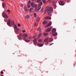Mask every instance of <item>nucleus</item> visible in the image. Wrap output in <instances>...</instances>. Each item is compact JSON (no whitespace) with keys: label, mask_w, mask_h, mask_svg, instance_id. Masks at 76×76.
<instances>
[{"label":"nucleus","mask_w":76,"mask_h":76,"mask_svg":"<svg viewBox=\"0 0 76 76\" xmlns=\"http://www.w3.org/2000/svg\"><path fill=\"white\" fill-rule=\"evenodd\" d=\"M24 10L26 13H27V12H28V11L29 10H28V9H27V8H26V7H24Z\"/></svg>","instance_id":"obj_11"},{"label":"nucleus","mask_w":76,"mask_h":76,"mask_svg":"<svg viewBox=\"0 0 76 76\" xmlns=\"http://www.w3.org/2000/svg\"><path fill=\"white\" fill-rule=\"evenodd\" d=\"M47 24V21H44L43 22V25H46Z\"/></svg>","instance_id":"obj_13"},{"label":"nucleus","mask_w":76,"mask_h":76,"mask_svg":"<svg viewBox=\"0 0 76 76\" xmlns=\"http://www.w3.org/2000/svg\"><path fill=\"white\" fill-rule=\"evenodd\" d=\"M32 1H34V0H31Z\"/></svg>","instance_id":"obj_54"},{"label":"nucleus","mask_w":76,"mask_h":76,"mask_svg":"<svg viewBox=\"0 0 76 76\" xmlns=\"http://www.w3.org/2000/svg\"><path fill=\"white\" fill-rule=\"evenodd\" d=\"M53 36H56V35H57V33L56 32L54 34H53Z\"/></svg>","instance_id":"obj_22"},{"label":"nucleus","mask_w":76,"mask_h":76,"mask_svg":"<svg viewBox=\"0 0 76 76\" xmlns=\"http://www.w3.org/2000/svg\"><path fill=\"white\" fill-rule=\"evenodd\" d=\"M22 35H22V34L21 33L19 35V36H20H20H22Z\"/></svg>","instance_id":"obj_38"},{"label":"nucleus","mask_w":76,"mask_h":76,"mask_svg":"<svg viewBox=\"0 0 76 76\" xmlns=\"http://www.w3.org/2000/svg\"><path fill=\"white\" fill-rule=\"evenodd\" d=\"M4 21H5V22H6V20H4Z\"/></svg>","instance_id":"obj_52"},{"label":"nucleus","mask_w":76,"mask_h":76,"mask_svg":"<svg viewBox=\"0 0 76 76\" xmlns=\"http://www.w3.org/2000/svg\"><path fill=\"white\" fill-rule=\"evenodd\" d=\"M41 1V0H37V3H39Z\"/></svg>","instance_id":"obj_29"},{"label":"nucleus","mask_w":76,"mask_h":76,"mask_svg":"<svg viewBox=\"0 0 76 76\" xmlns=\"http://www.w3.org/2000/svg\"><path fill=\"white\" fill-rule=\"evenodd\" d=\"M53 11H54V10H53V8L52 7H50L48 8V13L50 14H48V15H49V16H51L52 15L50 13H52V12H53Z\"/></svg>","instance_id":"obj_1"},{"label":"nucleus","mask_w":76,"mask_h":76,"mask_svg":"<svg viewBox=\"0 0 76 76\" xmlns=\"http://www.w3.org/2000/svg\"><path fill=\"white\" fill-rule=\"evenodd\" d=\"M18 26H19V27L20 26V23H18Z\"/></svg>","instance_id":"obj_36"},{"label":"nucleus","mask_w":76,"mask_h":76,"mask_svg":"<svg viewBox=\"0 0 76 76\" xmlns=\"http://www.w3.org/2000/svg\"><path fill=\"white\" fill-rule=\"evenodd\" d=\"M29 39H31V37H28Z\"/></svg>","instance_id":"obj_49"},{"label":"nucleus","mask_w":76,"mask_h":76,"mask_svg":"<svg viewBox=\"0 0 76 76\" xmlns=\"http://www.w3.org/2000/svg\"><path fill=\"white\" fill-rule=\"evenodd\" d=\"M48 42V38H47L46 39H45L44 40V42Z\"/></svg>","instance_id":"obj_18"},{"label":"nucleus","mask_w":76,"mask_h":76,"mask_svg":"<svg viewBox=\"0 0 76 76\" xmlns=\"http://www.w3.org/2000/svg\"><path fill=\"white\" fill-rule=\"evenodd\" d=\"M41 7H38L36 8L35 9V10L36 12H38L40 9H41Z\"/></svg>","instance_id":"obj_6"},{"label":"nucleus","mask_w":76,"mask_h":76,"mask_svg":"<svg viewBox=\"0 0 76 76\" xmlns=\"http://www.w3.org/2000/svg\"><path fill=\"white\" fill-rule=\"evenodd\" d=\"M40 30H41V28L39 27V28L37 29V31H40Z\"/></svg>","instance_id":"obj_27"},{"label":"nucleus","mask_w":76,"mask_h":76,"mask_svg":"<svg viewBox=\"0 0 76 76\" xmlns=\"http://www.w3.org/2000/svg\"><path fill=\"white\" fill-rule=\"evenodd\" d=\"M53 44H54V43H53L51 44L50 45H53Z\"/></svg>","instance_id":"obj_51"},{"label":"nucleus","mask_w":76,"mask_h":76,"mask_svg":"<svg viewBox=\"0 0 76 76\" xmlns=\"http://www.w3.org/2000/svg\"><path fill=\"white\" fill-rule=\"evenodd\" d=\"M37 24L36 23H35L34 24V26H36Z\"/></svg>","instance_id":"obj_48"},{"label":"nucleus","mask_w":76,"mask_h":76,"mask_svg":"<svg viewBox=\"0 0 76 76\" xmlns=\"http://www.w3.org/2000/svg\"><path fill=\"white\" fill-rule=\"evenodd\" d=\"M52 24V22H50L49 24L48 25V26H51V25Z\"/></svg>","instance_id":"obj_21"},{"label":"nucleus","mask_w":76,"mask_h":76,"mask_svg":"<svg viewBox=\"0 0 76 76\" xmlns=\"http://www.w3.org/2000/svg\"><path fill=\"white\" fill-rule=\"evenodd\" d=\"M2 15L3 16V17L4 18H5L6 19H7V18H8V17L7 16V14H6L4 12H3L2 13Z\"/></svg>","instance_id":"obj_5"},{"label":"nucleus","mask_w":76,"mask_h":76,"mask_svg":"<svg viewBox=\"0 0 76 76\" xmlns=\"http://www.w3.org/2000/svg\"><path fill=\"white\" fill-rule=\"evenodd\" d=\"M49 3H51V1H52V0H49Z\"/></svg>","instance_id":"obj_44"},{"label":"nucleus","mask_w":76,"mask_h":76,"mask_svg":"<svg viewBox=\"0 0 76 76\" xmlns=\"http://www.w3.org/2000/svg\"><path fill=\"white\" fill-rule=\"evenodd\" d=\"M18 38L19 40H21V39H22V38H21V37L20 36H18Z\"/></svg>","instance_id":"obj_19"},{"label":"nucleus","mask_w":76,"mask_h":76,"mask_svg":"<svg viewBox=\"0 0 76 76\" xmlns=\"http://www.w3.org/2000/svg\"><path fill=\"white\" fill-rule=\"evenodd\" d=\"M45 19H48V17H47L45 18Z\"/></svg>","instance_id":"obj_43"},{"label":"nucleus","mask_w":76,"mask_h":76,"mask_svg":"<svg viewBox=\"0 0 76 76\" xmlns=\"http://www.w3.org/2000/svg\"><path fill=\"white\" fill-rule=\"evenodd\" d=\"M47 12H48V9L47 8V7L46 8L45 10V11L44 12V13L45 14V13L46 12H47Z\"/></svg>","instance_id":"obj_17"},{"label":"nucleus","mask_w":76,"mask_h":76,"mask_svg":"<svg viewBox=\"0 0 76 76\" xmlns=\"http://www.w3.org/2000/svg\"><path fill=\"white\" fill-rule=\"evenodd\" d=\"M35 37H36V35H34L33 37V38H35Z\"/></svg>","instance_id":"obj_40"},{"label":"nucleus","mask_w":76,"mask_h":76,"mask_svg":"<svg viewBox=\"0 0 76 76\" xmlns=\"http://www.w3.org/2000/svg\"><path fill=\"white\" fill-rule=\"evenodd\" d=\"M39 4V5H42V2H41Z\"/></svg>","instance_id":"obj_33"},{"label":"nucleus","mask_w":76,"mask_h":76,"mask_svg":"<svg viewBox=\"0 0 76 76\" xmlns=\"http://www.w3.org/2000/svg\"><path fill=\"white\" fill-rule=\"evenodd\" d=\"M45 0H42V1L43 3H45V2H46V1H45Z\"/></svg>","instance_id":"obj_31"},{"label":"nucleus","mask_w":76,"mask_h":76,"mask_svg":"<svg viewBox=\"0 0 76 76\" xmlns=\"http://www.w3.org/2000/svg\"><path fill=\"white\" fill-rule=\"evenodd\" d=\"M42 41V40L41 39H40L38 40L39 42H41V41Z\"/></svg>","instance_id":"obj_35"},{"label":"nucleus","mask_w":76,"mask_h":76,"mask_svg":"<svg viewBox=\"0 0 76 76\" xmlns=\"http://www.w3.org/2000/svg\"><path fill=\"white\" fill-rule=\"evenodd\" d=\"M2 6L3 8H4V7L6 6V4H5V3H3Z\"/></svg>","instance_id":"obj_16"},{"label":"nucleus","mask_w":76,"mask_h":76,"mask_svg":"<svg viewBox=\"0 0 76 76\" xmlns=\"http://www.w3.org/2000/svg\"><path fill=\"white\" fill-rule=\"evenodd\" d=\"M12 24L13 25H14V21H11L10 20H8L7 22V24L8 25H9V26H10Z\"/></svg>","instance_id":"obj_3"},{"label":"nucleus","mask_w":76,"mask_h":76,"mask_svg":"<svg viewBox=\"0 0 76 76\" xmlns=\"http://www.w3.org/2000/svg\"><path fill=\"white\" fill-rule=\"evenodd\" d=\"M22 37L24 38H26V37H28V34H23Z\"/></svg>","instance_id":"obj_9"},{"label":"nucleus","mask_w":76,"mask_h":76,"mask_svg":"<svg viewBox=\"0 0 76 76\" xmlns=\"http://www.w3.org/2000/svg\"><path fill=\"white\" fill-rule=\"evenodd\" d=\"M36 22H38L39 21V18L38 17L36 19Z\"/></svg>","instance_id":"obj_15"},{"label":"nucleus","mask_w":76,"mask_h":76,"mask_svg":"<svg viewBox=\"0 0 76 76\" xmlns=\"http://www.w3.org/2000/svg\"><path fill=\"white\" fill-rule=\"evenodd\" d=\"M44 34L45 35V36H46L47 35V33H44Z\"/></svg>","instance_id":"obj_30"},{"label":"nucleus","mask_w":76,"mask_h":76,"mask_svg":"<svg viewBox=\"0 0 76 76\" xmlns=\"http://www.w3.org/2000/svg\"><path fill=\"white\" fill-rule=\"evenodd\" d=\"M41 35H42L41 34H40L38 36V38H40V36H41Z\"/></svg>","instance_id":"obj_23"},{"label":"nucleus","mask_w":76,"mask_h":76,"mask_svg":"<svg viewBox=\"0 0 76 76\" xmlns=\"http://www.w3.org/2000/svg\"><path fill=\"white\" fill-rule=\"evenodd\" d=\"M31 1H29L28 2V4H30L31 3Z\"/></svg>","instance_id":"obj_37"},{"label":"nucleus","mask_w":76,"mask_h":76,"mask_svg":"<svg viewBox=\"0 0 76 76\" xmlns=\"http://www.w3.org/2000/svg\"><path fill=\"white\" fill-rule=\"evenodd\" d=\"M2 1H4V0H1Z\"/></svg>","instance_id":"obj_55"},{"label":"nucleus","mask_w":76,"mask_h":76,"mask_svg":"<svg viewBox=\"0 0 76 76\" xmlns=\"http://www.w3.org/2000/svg\"><path fill=\"white\" fill-rule=\"evenodd\" d=\"M43 8H42L41 9V12H43Z\"/></svg>","instance_id":"obj_34"},{"label":"nucleus","mask_w":76,"mask_h":76,"mask_svg":"<svg viewBox=\"0 0 76 76\" xmlns=\"http://www.w3.org/2000/svg\"><path fill=\"white\" fill-rule=\"evenodd\" d=\"M56 32V28H53L52 29V34H54V33H55V32Z\"/></svg>","instance_id":"obj_10"},{"label":"nucleus","mask_w":76,"mask_h":76,"mask_svg":"<svg viewBox=\"0 0 76 76\" xmlns=\"http://www.w3.org/2000/svg\"><path fill=\"white\" fill-rule=\"evenodd\" d=\"M38 46V47H42L43 45H44V44H39V43H38L37 44Z\"/></svg>","instance_id":"obj_12"},{"label":"nucleus","mask_w":76,"mask_h":76,"mask_svg":"<svg viewBox=\"0 0 76 76\" xmlns=\"http://www.w3.org/2000/svg\"><path fill=\"white\" fill-rule=\"evenodd\" d=\"M29 16H30L29 15H27L25 16V18L27 19H29Z\"/></svg>","instance_id":"obj_14"},{"label":"nucleus","mask_w":76,"mask_h":76,"mask_svg":"<svg viewBox=\"0 0 76 76\" xmlns=\"http://www.w3.org/2000/svg\"><path fill=\"white\" fill-rule=\"evenodd\" d=\"M59 4L61 5V6H63V5H64V2L62 1H60L59 2Z\"/></svg>","instance_id":"obj_7"},{"label":"nucleus","mask_w":76,"mask_h":76,"mask_svg":"<svg viewBox=\"0 0 76 76\" xmlns=\"http://www.w3.org/2000/svg\"><path fill=\"white\" fill-rule=\"evenodd\" d=\"M31 5L32 7H37V5L34 3H31Z\"/></svg>","instance_id":"obj_4"},{"label":"nucleus","mask_w":76,"mask_h":76,"mask_svg":"<svg viewBox=\"0 0 76 76\" xmlns=\"http://www.w3.org/2000/svg\"><path fill=\"white\" fill-rule=\"evenodd\" d=\"M33 9L32 8H31L29 10V11L30 12H32V10Z\"/></svg>","instance_id":"obj_26"},{"label":"nucleus","mask_w":76,"mask_h":76,"mask_svg":"<svg viewBox=\"0 0 76 76\" xmlns=\"http://www.w3.org/2000/svg\"><path fill=\"white\" fill-rule=\"evenodd\" d=\"M23 5L22 4H20V6L22 7H23Z\"/></svg>","instance_id":"obj_39"},{"label":"nucleus","mask_w":76,"mask_h":76,"mask_svg":"<svg viewBox=\"0 0 76 76\" xmlns=\"http://www.w3.org/2000/svg\"><path fill=\"white\" fill-rule=\"evenodd\" d=\"M48 19H49V20H51V18L50 17H48Z\"/></svg>","instance_id":"obj_32"},{"label":"nucleus","mask_w":76,"mask_h":76,"mask_svg":"<svg viewBox=\"0 0 76 76\" xmlns=\"http://www.w3.org/2000/svg\"><path fill=\"white\" fill-rule=\"evenodd\" d=\"M51 30V27L49 28L48 29V32H49Z\"/></svg>","instance_id":"obj_20"},{"label":"nucleus","mask_w":76,"mask_h":76,"mask_svg":"<svg viewBox=\"0 0 76 76\" xmlns=\"http://www.w3.org/2000/svg\"><path fill=\"white\" fill-rule=\"evenodd\" d=\"M14 29L15 32L16 34H19V33L20 32V30H19V28H18V27H17V26H16V25L15 24L14 25Z\"/></svg>","instance_id":"obj_2"},{"label":"nucleus","mask_w":76,"mask_h":76,"mask_svg":"<svg viewBox=\"0 0 76 76\" xmlns=\"http://www.w3.org/2000/svg\"><path fill=\"white\" fill-rule=\"evenodd\" d=\"M34 17L36 18L37 17V14L36 13H34Z\"/></svg>","instance_id":"obj_25"},{"label":"nucleus","mask_w":76,"mask_h":76,"mask_svg":"<svg viewBox=\"0 0 76 76\" xmlns=\"http://www.w3.org/2000/svg\"><path fill=\"white\" fill-rule=\"evenodd\" d=\"M1 74H3V73H4V72H3V71H1Z\"/></svg>","instance_id":"obj_41"},{"label":"nucleus","mask_w":76,"mask_h":76,"mask_svg":"<svg viewBox=\"0 0 76 76\" xmlns=\"http://www.w3.org/2000/svg\"><path fill=\"white\" fill-rule=\"evenodd\" d=\"M28 8H30V5H29L28 4Z\"/></svg>","instance_id":"obj_42"},{"label":"nucleus","mask_w":76,"mask_h":76,"mask_svg":"<svg viewBox=\"0 0 76 76\" xmlns=\"http://www.w3.org/2000/svg\"><path fill=\"white\" fill-rule=\"evenodd\" d=\"M25 42H29V40H25Z\"/></svg>","instance_id":"obj_28"},{"label":"nucleus","mask_w":76,"mask_h":76,"mask_svg":"<svg viewBox=\"0 0 76 76\" xmlns=\"http://www.w3.org/2000/svg\"><path fill=\"white\" fill-rule=\"evenodd\" d=\"M48 27V25H46L45 26V28H47Z\"/></svg>","instance_id":"obj_46"},{"label":"nucleus","mask_w":76,"mask_h":76,"mask_svg":"<svg viewBox=\"0 0 76 76\" xmlns=\"http://www.w3.org/2000/svg\"><path fill=\"white\" fill-rule=\"evenodd\" d=\"M23 39V40H24V41H25V38Z\"/></svg>","instance_id":"obj_53"},{"label":"nucleus","mask_w":76,"mask_h":76,"mask_svg":"<svg viewBox=\"0 0 76 76\" xmlns=\"http://www.w3.org/2000/svg\"><path fill=\"white\" fill-rule=\"evenodd\" d=\"M33 42L34 44V45H36V44H37V39H34L33 40Z\"/></svg>","instance_id":"obj_8"},{"label":"nucleus","mask_w":76,"mask_h":76,"mask_svg":"<svg viewBox=\"0 0 76 76\" xmlns=\"http://www.w3.org/2000/svg\"><path fill=\"white\" fill-rule=\"evenodd\" d=\"M45 31L46 32H48V29H47Z\"/></svg>","instance_id":"obj_47"},{"label":"nucleus","mask_w":76,"mask_h":76,"mask_svg":"<svg viewBox=\"0 0 76 76\" xmlns=\"http://www.w3.org/2000/svg\"><path fill=\"white\" fill-rule=\"evenodd\" d=\"M54 40V39L53 38H51L50 40V42H52V41H53V40Z\"/></svg>","instance_id":"obj_24"},{"label":"nucleus","mask_w":76,"mask_h":76,"mask_svg":"<svg viewBox=\"0 0 76 76\" xmlns=\"http://www.w3.org/2000/svg\"><path fill=\"white\" fill-rule=\"evenodd\" d=\"M23 33H24V32H25V31H24V30H23Z\"/></svg>","instance_id":"obj_50"},{"label":"nucleus","mask_w":76,"mask_h":76,"mask_svg":"<svg viewBox=\"0 0 76 76\" xmlns=\"http://www.w3.org/2000/svg\"><path fill=\"white\" fill-rule=\"evenodd\" d=\"M7 12H10V10H7Z\"/></svg>","instance_id":"obj_45"}]
</instances>
